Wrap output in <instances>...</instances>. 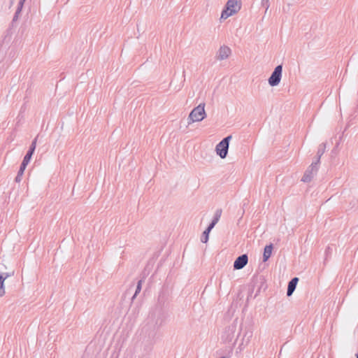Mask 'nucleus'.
<instances>
[{
    "label": "nucleus",
    "instance_id": "obj_15",
    "mask_svg": "<svg viewBox=\"0 0 358 358\" xmlns=\"http://www.w3.org/2000/svg\"><path fill=\"white\" fill-rule=\"evenodd\" d=\"M210 231H208L207 229H206L203 232V234L201 237V241L202 243H207V241H208V236H209V233Z\"/></svg>",
    "mask_w": 358,
    "mask_h": 358
},
{
    "label": "nucleus",
    "instance_id": "obj_14",
    "mask_svg": "<svg viewBox=\"0 0 358 358\" xmlns=\"http://www.w3.org/2000/svg\"><path fill=\"white\" fill-rule=\"evenodd\" d=\"M222 213V209H220V208L217 209L216 211L215 212L213 219L212 221H213L214 222H215L217 224L220 219Z\"/></svg>",
    "mask_w": 358,
    "mask_h": 358
},
{
    "label": "nucleus",
    "instance_id": "obj_20",
    "mask_svg": "<svg viewBox=\"0 0 358 358\" xmlns=\"http://www.w3.org/2000/svg\"><path fill=\"white\" fill-rule=\"evenodd\" d=\"M5 294V289H4V287H3V283H0V297L3 296Z\"/></svg>",
    "mask_w": 358,
    "mask_h": 358
},
{
    "label": "nucleus",
    "instance_id": "obj_9",
    "mask_svg": "<svg viewBox=\"0 0 358 358\" xmlns=\"http://www.w3.org/2000/svg\"><path fill=\"white\" fill-rule=\"evenodd\" d=\"M298 281H299V278L295 277V278H293L288 282L287 290V295L288 296H291L293 294L294 291L296 289Z\"/></svg>",
    "mask_w": 358,
    "mask_h": 358
},
{
    "label": "nucleus",
    "instance_id": "obj_19",
    "mask_svg": "<svg viewBox=\"0 0 358 358\" xmlns=\"http://www.w3.org/2000/svg\"><path fill=\"white\" fill-rule=\"evenodd\" d=\"M215 224H216V223H215V222H214L213 221H212V222H210V224L208 225V227H207V229H207L208 231H210L213 229V227L215 226Z\"/></svg>",
    "mask_w": 358,
    "mask_h": 358
},
{
    "label": "nucleus",
    "instance_id": "obj_10",
    "mask_svg": "<svg viewBox=\"0 0 358 358\" xmlns=\"http://www.w3.org/2000/svg\"><path fill=\"white\" fill-rule=\"evenodd\" d=\"M273 248V246L272 243L266 245L264 248V254H263V262H265L270 258L271 253H272Z\"/></svg>",
    "mask_w": 358,
    "mask_h": 358
},
{
    "label": "nucleus",
    "instance_id": "obj_6",
    "mask_svg": "<svg viewBox=\"0 0 358 358\" xmlns=\"http://www.w3.org/2000/svg\"><path fill=\"white\" fill-rule=\"evenodd\" d=\"M317 171L318 168L317 167V163H312L304 173L301 178V181L304 182H309L317 173Z\"/></svg>",
    "mask_w": 358,
    "mask_h": 358
},
{
    "label": "nucleus",
    "instance_id": "obj_11",
    "mask_svg": "<svg viewBox=\"0 0 358 358\" xmlns=\"http://www.w3.org/2000/svg\"><path fill=\"white\" fill-rule=\"evenodd\" d=\"M24 2H25V1H22V0L19 1L17 10H16L15 13L13 17V21H15L17 20L18 15H20V13L22 11V9L23 8Z\"/></svg>",
    "mask_w": 358,
    "mask_h": 358
},
{
    "label": "nucleus",
    "instance_id": "obj_17",
    "mask_svg": "<svg viewBox=\"0 0 358 358\" xmlns=\"http://www.w3.org/2000/svg\"><path fill=\"white\" fill-rule=\"evenodd\" d=\"M262 5L265 8L266 13L270 6L269 0H262Z\"/></svg>",
    "mask_w": 358,
    "mask_h": 358
},
{
    "label": "nucleus",
    "instance_id": "obj_16",
    "mask_svg": "<svg viewBox=\"0 0 358 358\" xmlns=\"http://www.w3.org/2000/svg\"><path fill=\"white\" fill-rule=\"evenodd\" d=\"M142 283H143V280H138V282L137 283L136 292H135L134 295L132 297V299H134L137 296V294L141 292Z\"/></svg>",
    "mask_w": 358,
    "mask_h": 358
},
{
    "label": "nucleus",
    "instance_id": "obj_1",
    "mask_svg": "<svg viewBox=\"0 0 358 358\" xmlns=\"http://www.w3.org/2000/svg\"><path fill=\"white\" fill-rule=\"evenodd\" d=\"M36 141H37V137H36L31 142L29 149L27 151L26 155L24 156V157L23 159V161L22 162L20 169L18 171L17 175L15 179L16 182H20L22 180V176L24 173V171L27 164L29 163V162L31 159V157L35 151V149L36 147Z\"/></svg>",
    "mask_w": 358,
    "mask_h": 358
},
{
    "label": "nucleus",
    "instance_id": "obj_21",
    "mask_svg": "<svg viewBox=\"0 0 358 358\" xmlns=\"http://www.w3.org/2000/svg\"><path fill=\"white\" fill-rule=\"evenodd\" d=\"M6 278L3 277V275L2 273H0V283H4Z\"/></svg>",
    "mask_w": 358,
    "mask_h": 358
},
{
    "label": "nucleus",
    "instance_id": "obj_4",
    "mask_svg": "<svg viewBox=\"0 0 358 358\" xmlns=\"http://www.w3.org/2000/svg\"><path fill=\"white\" fill-rule=\"evenodd\" d=\"M231 139V136H228L223 138L217 145L215 148V151L217 155H218L220 158L224 159L226 158L229 146V141Z\"/></svg>",
    "mask_w": 358,
    "mask_h": 358
},
{
    "label": "nucleus",
    "instance_id": "obj_12",
    "mask_svg": "<svg viewBox=\"0 0 358 358\" xmlns=\"http://www.w3.org/2000/svg\"><path fill=\"white\" fill-rule=\"evenodd\" d=\"M24 2H25V1H22V0L19 1L17 10H16L15 13L13 17V21H15L17 20L18 15H20V13L22 11V9L23 8Z\"/></svg>",
    "mask_w": 358,
    "mask_h": 358
},
{
    "label": "nucleus",
    "instance_id": "obj_23",
    "mask_svg": "<svg viewBox=\"0 0 358 358\" xmlns=\"http://www.w3.org/2000/svg\"><path fill=\"white\" fill-rule=\"evenodd\" d=\"M357 356V358H358V355Z\"/></svg>",
    "mask_w": 358,
    "mask_h": 358
},
{
    "label": "nucleus",
    "instance_id": "obj_22",
    "mask_svg": "<svg viewBox=\"0 0 358 358\" xmlns=\"http://www.w3.org/2000/svg\"><path fill=\"white\" fill-rule=\"evenodd\" d=\"M313 163H317V167L318 168V164H319L320 162H317V159H315V162H313Z\"/></svg>",
    "mask_w": 358,
    "mask_h": 358
},
{
    "label": "nucleus",
    "instance_id": "obj_8",
    "mask_svg": "<svg viewBox=\"0 0 358 358\" xmlns=\"http://www.w3.org/2000/svg\"><path fill=\"white\" fill-rule=\"evenodd\" d=\"M248 262V257L246 254H243L238 257L234 263V268L239 270L246 266Z\"/></svg>",
    "mask_w": 358,
    "mask_h": 358
},
{
    "label": "nucleus",
    "instance_id": "obj_5",
    "mask_svg": "<svg viewBox=\"0 0 358 358\" xmlns=\"http://www.w3.org/2000/svg\"><path fill=\"white\" fill-rule=\"evenodd\" d=\"M282 65H278L274 69L273 71L272 72L271 76L268 80V84L271 87L277 86L280 83L282 78Z\"/></svg>",
    "mask_w": 358,
    "mask_h": 358
},
{
    "label": "nucleus",
    "instance_id": "obj_7",
    "mask_svg": "<svg viewBox=\"0 0 358 358\" xmlns=\"http://www.w3.org/2000/svg\"><path fill=\"white\" fill-rule=\"evenodd\" d=\"M231 53V49L226 45H222L218 50L216 55L217 60L222 61L227 59Z\"/></svg>",
    "mask_w": 358,
    "mask_h": 358
},
{
    "label": "nucleus",
    "instance_id": "obj_3",
    "mask_svg": "<svg viewBox=\"0 0 358 358\" xmlns=\"http://www.w3.org/2000/svg\"><path fill=\"white\" fill-rule=\"evenodd\" d=\"M204 108L205 103H201L190 112L187 118L189 124L195 122H200L206 117V114Z\"/></svg>",
    "mask_w": 358,
    "mask_h": 358
},
{
    "label": "nucleus",
    "instance_id": "obj_2",
    "mask_svg": "<svg viewBox=\"0 0 358 358\" xmlns=\"http://www.w3.org/2000/svg\"><path fill=\"white\" fill-rule=\"evenodd\" d=\"M241 0H228L221 14V19L226 20L237 13L241 8Z\"/></svg>",
    "mask_w": 358,
    "mask_h": 358
},
{
    "label": "nucleus",
    "instance_id": "obj_18",
    "mask_svg": "<svg viewBox=\"0 0 358 358\" xmlns=\"http://www.w3.org/2000/svg\"><path fill=\"white\" fill-rule=\"evenodd\" d=\"M1 273L3 275V277L6 279L8 277L13 276L14 275V271Z\"/></svg>",
    "mask_w": 358,
    "mask_h": 358
},
{
    "label": "nucleus",
    "instance_id": "obj_13",
    "mask_svg": "<svg viewBox=\"0 0 358 358\" xmlns=\"http://www.w3.org/2000/svg\"><path fill=\"white\" fill-rule=\"evenodd\" d=\"M326 148V143H323L320 144L318 147V150L317 152V162H320V158L322 155L324 153Z\"/></svg>",
    "mask_w": 358,
    "mask_h": 358
}]
</instances>
